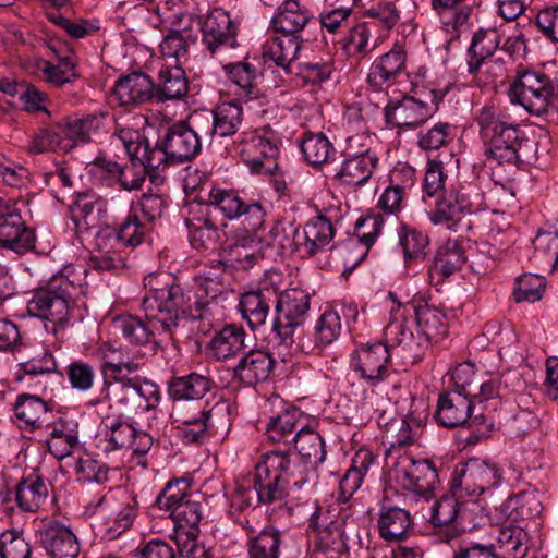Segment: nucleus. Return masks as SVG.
Listing matches in <instances>:
<instances>
[{
    "label": "nucleus",
    "instance_id": "obj_27",
    "mask_svg": "<svg viewBox=\"0 0 558 558\" xmlns=\"http://www.w3.org/2000/svg\"><path fill=\"white\" fill-rule=\"evenodd\" d=\"M341 332L340 315L335 311H325L316 322L313 335L303 336L295 343L294 354H320Z\"/></svg>",
    "mask_w": 558,
    "mask_h": 558
},
{
    "label": "nucleus",
    "instance_id": "obj_21",
    "mask_svg": "<svg viewBox=\"0 0 558 558\" xmlns=\"http://www.w3.org/2000/svg\"><path fill=\"white\" fill-rule=\"evenodd\" d=\"M199 23L202 41L213 56L225 48H234L236 28L228 12L214 9Z\"/></svg>",
    "mask_w": 558,
    "mask_h": 558
},
{
    "label": "nucleus",
    "instance_id": "obj_17",
    "mask_svg": "<svg viewBox=\"0 0 558 558\" xmlns=\"http://www.w3.org/2000/svg\"><path fill=\"white\" fill-rule=\"evenodd\" d=\"M456 494L442 496L433 506L430 521L436 527L435 536L438 542L452 544L466 530L464 526V508L460 506Z\"/></svg>",
    "mask_w": 558,
    "mask_h": 558
},
{
    "label": "nucleus",
    "instance_id": "obj_14",
    "mask_svg": "<svg viewBox=\"0 0 558 558\" xmlns=\"http://www.w3.org/2000/svg\"><path fill=\"white\" fill-rule=\"evenodd\" d=\"M390 360L391 352L387 343H367L352 353L350 366L367 384L376 385L388 375Z\"/></svg>",
    "mask_w": 558,
    "mask_h": 558
},
{
    "label": "nucleus",
    "instance_id": "obj_19",
    "mask_svg": "<svg viewBox=\"0 0 558 558\" xmlns=\"http://www.w3.org/2000/svg\"><path fill=\"white\" fill-rule=\"evenodd\" d=\"M277 298L278 287L271 279L260 281L257 289L241 295L240 312L251 329L258 328L266 323L271 306L275 307Z\"/></svg>",
    "mask_w": 558,
    "mask_h": 558
},
{
    "label": "nucleus",
    "instance_id": "obj_1",
    "mask_svg": "<svg viewBox=\"0 0 558 558\" xmlns=\"http://www.w3.org/2000/svg\"><path fill=\"white\" fill-rule=\"evenodd\" d=\"M203 123L197 116L167 125L154 146L133 128L116 125L113 138L150 169L166 170L192 161L202 151Z\"/></svg>",
    "mask_w": 558,
    "mask_h": 558
},
{
    "label": "nucleus",
    "instance_id": "obj_50",
    "mask_svg": "<svg viewBox=\"0 0 558 558\" xmlns=\"http://www.w3.org/2000/svg\"><path fill=\"white\" fill-rule=\"evenodd\" d=\"M308 22V16L300 9L296 0H286L279 12L271 19V26L277 33L298 35Z\"/></svg>",
    "mask_w": 558,
    "mask_h": 558
},
{
    "label": "nucleus",
    "instance_id": "obj_26",
    "mask_svg": "<svg viewBox=\"0 0 558 558\" xmlns=\"http://www.w3.org/2000/svg\"><path fill=\"white\" fill-rule=\"evenodd\" d=\"M405 65L407 51L401 44L396 43L388 52L375 59L367 75V83L374 90H383L395 82L405 70Z\"/></svg>",
    "mask_w": 558,
    "mask_h": 558
},
{
    "label": "nucleus",
    "instance_id": "obj_23",
    "mask_svg": "<svg viewBox=\"0 0 558 558\" xmlns=\"http://www.w3.org/2000/svg\"><path fill=\"white\" fill-rule=\"evenodd\" d=\"M71 220L76 232H88L109 222V201L102 196L82 194L71 206Z\"/></svg>",
    "mask_w": 558,
    "mask_h": 558
},
{
    "label": "nucleus",
    "instance_id": "obj_49",
    "mask_svg": "<svg viewBox=\"0 0 558 558\" xmlns=\"http://www.w3.org/2000/svg\"><path fill=\"white\" fill-rule=\"evenodd\" d=\"M229 78L239 87L236 93L245 101L259 98L260 89L256 86L255 68L246 62L230 63L223 66Z\"/></svg>",
    "mask_w": 558,
    "mask_h": 558
},
{
    "label": "nucleus",
    "instance_id": "obj_31",
    "mask_svg": "<svg viewBox=\"0 0 558 558\" xmlns=\"http://www.w3.org/2000/svg\"><path fill=\"white\" fill-rule=\"evenodd\" d=\"M465 260L464 252L458 241L448 240L438 248L429 267V282L434 286L442 283L452 274L459 271Z\"/></svg>",
    "mask_w": 558,
    "mask_h": 558
},
{
    "label": "nucleus",
    "instance_id": "obj_60",
    "mask_svg": "<svg viewBox=\"0 0 558 558\" xmlns=\"http://www.w3.org/2000/svg\"><path fill=\"white\" fill-rule=\"evenodd\" d=\"M49 452L62 460L71 456L74 448L78 445L76 433L64 424L53 426L49 437L46 440Z\"/></svg>",
    "mask_w": 558,
    "mask_h": 558
},
{
    "label": "nucleus",
    "instance_id": "obj_32",
    "mask_svg": "<svg viewBox=\"0 0 558 558\" xmlns=\"http://www.w3.org/2000/svg\"><path fill=\"white\" fill-rule=\"evenodd\" d=\"M274 364V359L267 352L251 350L241 357L233 369V375L244 386H255L269 378Z\"/></svg>",
    "mask_w": 558,
    "mask_h": 558
},
{
    "label": "nucleus",
    "instance_id": "obj_16",
    "mask_svg": "<svg viewBox=\"0 0 558 558\" xmlns=\"http://www.w3.org/2000/svg\"><path fill=\"white\" fill-rule=\"evenodd\" d=\"M101 508L114 515L118 526L125 530L136 515L137 499L132 492L118 486L106 494H97L85 505V511L89 514H95Z\"/></svg>",
    "mask_w": 558,
    "mask_h": 558
},
{
    "label": "nucleus",
    "instance_id": "obj_54",
    "mask_svg": "<svg viewBox=\"0 0 558 558\" xmlns=\"http://www.w3.org/2000/svg\"><path fill=\"white\" fill-rule=\"evenodd\" d=\"M399 243L403 250L405 264L424 259L429 244L428 236L422 231L402 226L399 231Z\"/></svg>",
    "mask_w": 558,
    "mask_h": 558
},
{
    "label": "nucleus",
    "instance_id": "obj_9",
    "mask_svg": "<svg viewBox=\"0 0 558 558\" xmlns=\"http://www.w3.org/2000/svg\"><path fill=\"white\" fill-rule=\"evenodd\" d=\"M475 409L476 404L472 397L449 390L439 395L435 417L440 425L448 428L461 426L465 423H469L470 426L483 425L484 429L481 430L478 427V434L475 435V438L480 439L485 436L488 428L482 412L472 415Z\"/></svg>",
    "mask_w": 558,
    "mask_h": 558
},
{
    "label": "nucleus",
    "instance_id": "obj_63",
    "mask_svg": "<svg viewBox=\"0 0 558 558\" xmlns=\"http://www.w3.org/2000/svg\"><path fill=\"white\" fill-rule=\"evenodd\" d=\"M199 530H174L171 537L177 546L178 555L182 558H211V550L198 544Z\"/></svg>",
    "mask_w": 558,
    "mask_h": 558
},
{
    "label": "nucleus",
    "instance_id": "obj_33",
    "mask_svg": "<svg viewBox=\"0 0 558 558\" xmlns=\"http://www.w3.org/2000/svg\"><path fill=\"white\" fill-rule=\"evenodd\" d=\"M306 417L296 408L286 409L276 416L270 417L265 427L268 440L283 444L291 448L298 429L305 427Z\"/></svg>",
    "mask_w": 558,
    "mask_h": 558
},
{
    "label": "nucleus",
    "instance_id": "obj_46",
    "mask_svg": "<svg viewBox=\"0 0 558 558\" xmlns=\"http://www.w3.org/2000/svg\"><path fill=\"white\" fill-rule=\"evenodd\" d=\"M130 160V166H121L118 183L125 191L138 190L142 187L146 175L148 174L154 183L158 180H163V170H154L147 167L141 158L133 156L126 146H123Z\"/></svg>",
    "mask_w": 558,
    "mask_h": 558
},
{
    "label": "nucleus",
    "instance_id": "obj_64",
    "mask_svg": "<svg viewBox=\"0 0 558 558\" xmlns=\"http://www.w3.org/2000/svg\"><path fill=\"white\" fill-rule=\"evenodd\" d=\"M31 545L23 531L11 529L0 534V558H29Z\"/></svg>",
    "mask_w": 558,
    "mask_h": 558
},
{
    "label": "nucleus",
    "instance_id": "obj_30",
    "mask_svg": "<svg viewBox=\"0 0 558 558\" xmlns=\"http://www.w3.org/2000/svg\"><path fill=\"white\" fill-rule=\"evenodd\" d=\"M417 325V347H428L439 342L448 332L446 315L427 303L414 306Z\"/></svg>",
    "mask_w": 558,
    "mask_h": 558
},
{
    "label": "nucleus",
    "instance_id": "obj_47",
    "mask_svg": "<svg viewBox=\"0 0 558 558\" xmlns=\"http://www.w3.org/2000/svg\"><path fill=\"white\" fill-rule=\"evenodd\" d=\"M146 231L147 229L138 216L135 213H129L117 229L106 227L100 233L107 234L109 242H113L120 247H135L144 241Z\"/></svg>",
    "mask_w": 558,
    "mask_h": 558
},
{
    "label": "nucleus",
    "instance_id": "obj_20",
    "mask_svg": "<svg viewBox=\"0 0 558 558\" xmlns=\"http://www.w3.org/2000/svg\"><path fill=\"white\" fill-rule=\"evenodd\" d=\"M397 481L403 489L423 498H430L439 483L437 469L428 459H409V463L397 471Z\"/></svg>",
    "mask_w": 558,
    "mask_h": 558
},
{
    "label": "nucleus",
    "instance_id": "obj_34",
    "mask_svg": "<svg viewBox=\"0 0 558 558\" xmlns=\"http://www.w3.org/2000/svg\"><path fill=\"white\" fill-rule=\"evenodd\" d=\"M248 481L253 483L257 500L260 504L281 501L289 495V486L276 476L262 461L257 462L254 470L248 473Z\"/></svg>",
    "mask_w": 558,
    "mask_h": 558
},
{
    "label": "nucleus",
    "instance_id": "obj_42",
    "mask_svg": "<svg viewBox=\"0 0 558 558\" xmlns=\"http://www.w3.org/2000/svg\"><path fill=\"white\" fill-rule=\"evenodd\" d=\"M377 163L376 155L344 158L336 178L344 185L361 186L369 180Z\"/></svg>",
    "mask_w": 558,
    "mask_h": 558
},
{
    "label": "nucleus",
    "instance_id": "obj_38",
    "mask_svg": "<svg viewBox=\"0 0 558 558\" xmlns=\"http://www.w3.org/2000/svg\"><path fill=\"white\" fill-rule=\"evenodd\" d=\"M113 381L108 379L104 380L100 396L92 399L88 405L96 407L106 401H113L120 407L135 410V390L133 387L132 377L128 376H112Z\"/></svg>",
    "mask_w": 558,
    "mask_h": 558
},
{
    "label": "nucleus",
    "instance_id": "obj_37",
    "mask_svg": "<svg viewBox=\"0 0 558 558\" xmlns=\"http://www.w3.org/2000/svg\"><path fill=\"white\" fill-rule=\"evenodd\" d=\"M189 89L185 72L180 65L161 68L158 83L154 85L156 102L182 99Z\"/></svg>",
    "mask_w": 558,
    "mask_h": 558
},
{
    "label": "nucleus",
    "instance_id": "obj_53",
    "mask_svg": "<svg viewBox=\"0 0 558 558\" xmlns=\"http://www.w3.org/2000/svg\"><path fill=\"white\" fill-rule=\"evenodd\" d=\"M101 124V119L97 116L90 114L82 119L66 120L64 123H59L63 138L72 147L77 143H86L90 141L93 133H95Z\"/></svg>",
    "mask_w": 558,
    "mask_h": 558
},
{
    "label": "nucleus",
    "instance_id": "obj_59",
    "mask_svg": "<svg viewBox=\"0 0 558 558\" xmlns=\"http://www.w3.org/2000/svg\"><path fill=\"white\" fill-rule=\"evenodd\" d=\"M232 254L243 267H250L255 262L265 257L263 248L260 247L258 233L244 231L236 235L234 243L230 246Z\"/></svg>",
    "mask_w": 558,
    "mask_h": 558
},
{
    "label": "nucleus",
    "instance_id": "obj_28",
    "mask_svg": "<svg viewBox=\"0 0 558 558\" xmlns=\"http://www.w3.org/2000/svg\"><path fill=\"white\" fill-rule=\"evenodd\" d=\"M238 522L252 533L247 539V558H280L282 548L287 547V535L283 531L274 525H267L254 534L255 530L247 518L240 519Z\"/></svg>",
    "mask_w": 558,
    "mask_h": 558
},
{
    "label": "nucleus",
    "instance_id": "obj_18",
    "mask_svg": "<svg viewBox=\"0 0 558 558\" xmlns=\"http://www.w3.org/2000/svg\"><path fill=\"white\" fill-rule=\"evenodd\" d=\"M475 210L476 208L468 189L464 186H451L437 201L429 218L434 225H445L449 230H456L457 225Z\"/></svg>",
    "mask_w": 558,
    "mask_h": 558
},
{
    "label": "nucleus",
    "instance_id": "obj_36",
    "mask_svg": "<svg viewBox=\"0 0 558 558\" xmlns=\"http://www.w3.org/2000/svg\"><path fill=\"white\" fill-rule=\"evenodd\" d=\"M302 44L300 35L282 34L264 45V61H274L286 73H291V64L298 59Z\"/></svg>",
    "mask_w": 558,
    "mask_h": 558
},
{
    "label": "nucleus",
    "instance_id": "obj_8",
    "mask_svg": "<svg viewBox=\"0 0 558 558\" xmlns=\"http://www.w3.org/2000/svg\"><path fill=\"white\" fill-rule=\"evenodd\" d=\"M102 426L98 448L107 454L130 449L134 456L143 457L153 446L149 434L137 430L133 424L120 416H107L102 420Z\"/></svg>",
    "mask_w": 558,
    "mask_h": 558
},
{
    "label": "nucleus",
    "instance_id": "obj_41",
    "mask_svg": "<svg viewBox=\"0 0 558 558\" xmlns=\"http://www.w3.org/2000/svg\"><path fill=\"white\" fill-rule=\"evenodd\" d=\"M292 231L279 220L262 227L258 240L265 256L292 254Z\"/></svg>",
    "mask_w": 558,
    "mask_h": 558
},
{
    "label": "nucleus",
    "instance_id": "obj_5",
    "mask_svg": "<svg viewBox=\"0 0 558 558\" xmlns=\"http://www.w3.org/2000/svg\"><path fill=\"white\" fill-rule=\"evenodd\" d=\"M81 287L65 275L58 274L50 278L45 287L38 288L27 303L32 316L53 323L54 326L68 322L73 298Z\"/></svg>",
    "mask_w": 558,
    "mask_h": 558
},
{
    "label": "nucleus",
    "instance_id": "obj_56",
    "mask_svg": "<svg viewBox=\"0 0 558 558\" xmlns=\"http://www.w3.org/2000/svg\"><path fill=\"white\" fill-rule=\"evenodd\" d=\"M72 148L62 136L60 129L41 128L38 129L32 136L27 145V150L32 154H45L48 151H56L59 149L66 150Z\"/></svg>",
    "mask_w": 558,
    "mask_h": 558
},
{
    "label": "nucleus",
    "instance_id": "obj_24",
    "mask_svg": "<svg viewBox=\"0 0 558 558\" xmlns=\"http://www.w3.org/2000/svg\"><path fill=\"white\" fill-rule=\"evenodd\" d=\"M215 387L210 376L192 372L183 376H174L168 381V395L178 403L210 404L204 397Z\"/></svg>",
    "mask_w": 558,
    "mask_h": 558
},
{
    "label": "nucleus",
    "instance_id": "obj_3",
    "mask_svg": "<svg viewBox=\"0 0 558 558\" xmlns=\"http://www.w3.org/2000/svg\"><path fill=\"white\" fill-rule=\"evenodd\" d=\"M476 122L484 141L486 161L490 165L517 168L532 158L535 142L504 109L485 106L478 111Z\"/></svg>",
    "mask_w": 558,
    "mask_h": 558
},
{
    "label": "nucleus",
    "instance_id": "obj_7",
    "mask_svg": "<svg viewBox=\"0 0 558 558\" xmlns=\"http://www.w3.org/2000/svg\"><path fill=\"white\" fill-rule=\"evenodd\" d=\"M220 402L199 405L197 403L173 404L171 416L180 423V435L186 444L201 445L209 439L215 427V417L226 410Z\"/></svg>",
    "mask_w": 558,
    "mask_h": 558
},
{
    "label": "nucleus",
    "instance_id": "obj_58",
    "mask_svg": "<svg viewBox=\"0 0 558 558\" xmlns=\"http://www.w3.org/2000/svg\"><path fill=\"white\" fill-rule=\"evenodd\" d=\"M371 31L365 23H360L350 28L342 39V48L349 58L360 61L367 56L375 45H371Z\"/></svg>",
    "mask_w": 558,
    "mask_h": 558
},
{
    "label": "nucleus",
    "instance_id": "obj_39",
    "mask_svg": "<svg viewBox=\"0 0 558 558\" xmlns=\"http://www.w3.org/2000/svg\"><path fill=\"white\" fill-rule=\"evenodd\" d=\"M292 445L294 448L293 452L298 453L304 463L311 464L313 471L326 458L325 444L322 436L313 428L307 427L306 424L304 428L298 429Z\"/></svg>",
    "mask_w": 558,
    "mask_h": 558
},
{
    "label": "nucleus",
    "instance_id": "obj_44",
    "mask_svg": "<svg viewBox=\"0 0 558 558\" xmlns=\"http://www.w3.org/2000/svg\"><path fill=\"white\" fill-rule=\"evenodd\" d=\"M17 506L28 512H35L48 498V485L44 478L31 475L15 487Z\"/></svg>",
    "mask_w": 558,
    "mask_h": 558
},
{
    "label": "nucleus",
    "instance_id": "obj_40",
    "mask_svg": "<svg viewBox=\"0 0 558 558\" xmlns=\"http://www.w3.org/2000/svg\"><path fill=\"white\" fill-rule=\"evenodd\" d=\"M411 524L410 514L404 509L388 506L381 507L377 526L380 537L385 541H402Z\"/></svg>",
    "mask_w": 558,
    "mask_h": 558
},
{
    "label": "nucleus",
    "instance_id": "obj_61",
    "mask_svg": "<svg viewBox=\"0 0 558 558\" xmlns=\"http://www.w3.org/2000/svg\"><path fill=\"white\" fill-rule=\"evenodd\" d=\"M252 146L258 151V154L267 161L274 162V165H266L265 161L260 162V167L267 172H272L277 169L278 165L275 159L279 156L281 140L277 132L271 129H264L260 134H256L252 137Z\"/></svg>",
    "mask_w": 558,
    "mask_h": 558
},
{
    "label": "nucleus",
    "instance_id": "obj_43",
    "mask_svg": "<svg viewBox=\"0 0 558 558\" xmlns=\"http://www.w3.org/2000/svg\"><path fill=\"white\" fill-rule=\"evenodd\" d=\"M310 527L317 533L323 547L343 543L342 522L335 520L330 511L323 509L320 506H316L315 511L311 514Z\"/></svg>",
    "mask_w": 558,
    "mask_h": 558
},
{
    "label": "nucleus",
    "instance_id": "obj_55",
    "mask_svg": "<svg viewBox=\"0 0 558 558\" xmlns=\"http://www.w3.org/2000/svg\"><path fill=\"white\" fill-rule=\"evenodd\" d=\"M48 410L47 403L35 395L21 393L14 403L15 417L33 427L40 425V418Z\"/></svg>",
    "mask_w": 558,
    "mask_h": 558
},
{
    "label": "nucleus",
    "instance_id": "obj_10",
    "mask_svg": "<svg viewBox=\"0 0 558 558\" xmlns=\"http://www.w3.org/2000/svg\"><path fill=\"white\" fill-rule=\"evenodd\" d=\"M500 481L501 472L496 463L471 458L454 469L451 492L458 494L459 490H464L469 496H480L497 486Z\"/></svg>",
    "mask_w": 558,
    "mask_h": 558
},
{
    "label": "nucleus",
    "instance_id": "obj_48",
    "mask_svg": "<svg viewBox=\"0 0 558 558\" xmlns=\"http://www.w3.org/2000/svg\"><path fill=\"white\" fill-rule=\"evenodd\" d=\"M499 44L500 35L495 27L477 29L468 49V66L476 69L481 61L494 54Z\"/></svg>",
    "mask_w": 558,
    "mask_h": 558
},
{
    "label": "nucleus",
    "instance_id": "obj_15",
    "mask_svg": "<svg viewBox=\"0 0 558 558\" xmlns=\"http://www.w3.org/2000/svg\"><path fill=\"white\" fill-rule=\"evenodd\" d=\"M335 236V228L325 216H316L292 231V253L312 257L325 250Z\"/></svg>",
    "mask_w": 558,
    "mask_h": 558
},
{
    "label": "nucleus",
    "instance_id": "obj_12",
    "mask_svg": "<svg viewBox=\"0 0 558 558\" xmlns=\"http://www.w3.org/2000/svg\"><path fill=\"white\" fill-rule=\"evenodd\" d=\"M260 461L287 486L302 489L315 480V471L311 469V464L304 463L298 453L291 451L290 447L283 450L268 451L263 454Z\"/></svg>",
    "mask_w": 558,
    "mask_h": 558
},
{
    "label": "nucleus",
    "instance_id": "obj_4",
    "mask_svg": "<svg viewBox=\"0 0 558 558\" xmlns=\"http://www.w3.org/2000/svg\"><path fill=\"white\" fill-rule=\"evenodd\" d=\"M310 304V294L300 288L278 290L268 345L282 361L294 355L295 332L306 320Z\"/></svg>",
    "mask_w": 558,
    "mask_h": 558
},
{
    "label": "nucleus",
    "instance_id": "obj_11",
    "mask_svg": "<svg viewBox=\"0 0 558 558\" xmlns=\"http://www.w3.org/2000/svg\"><path fill=\"white\" fill-rule=\"evenodd\" d=\"M432 104L413 96L390 101L384 109L387 124L399 129H415L426 122L437 110L444 93L432 90Z\"/></svg>",
    "mask_w": 558,
    "mask_h": 558
},
{
    "label": "nucleus",
    "instance_id": "obj_52",
    "mask_svg": "<svg viewBox=\"0 0 558 558\" xmlns=\"http://www.w3.org/2000/svg\"><path fill=\"white\" fill-rule=\"evenodd\" d=\"M393 319L387 325L385 330L386 340L391 345L401 347L403 350L414 351L417 347V335L414 336L408 326V319L401 313V304L397 310L391 311Z\"/></svg>",
    "mask_w": 558,
    "mask_h": 558
},
{
    "label": "nucleus",
    "instance_id": "obj_25",
    "mask_svg": "<svg viewBox=\"0 0 558 558\" xmlns=\"http://www.w3.org/2000/svg\"><path fill=\"white\" fill-rule=\"evenodd\" d=\"M38 541L51 558H77L81 546L70 527L49 522L38 531Z\"/></svg>",
    "mask_w": 558,
    "mask_h": 558
},
{
    "label": "nucleus",
    "instance_id": "obj_2",
    "mask_svg": "<svg viewBox=\"0 0 558 558\" xmlns=\"http://www.w3.org/2000/svg\"><path fill=\"white\" fill-rule=\"evenodd\" d=\"M142 308L148 323L132 315L114 319L113 328L130 343L144 344L154 336L153 328H162L175 341L181 314H185V295L178 284L163 289H151L142 301Z\"/></svg>",
    "mask_w": 558,
    "mask_h": 558
},
{
    "label": "nucleus",
    "instance_id": "obj_35",
    "mask_svg": "<svg viewBox=\"0 0 558 558\" xmlns=\"http://www.w3.org/2000/svg\"><path fill=\"white\" fill-rule=\"evenodd\" d=\"M245 338L242 327L227 325L215 332L207 344V354L217 361L234 357L245 349Z\"/></svg>",
    "mask_w": 558,
    "mask_h": 558
},
{
    "label": "nucleus",
    "instance_id": "obj_51",
    "mask_svg": "<svg viewBox=\"0 0 558 558\" xmlns=\"http://www.w3.org/2000/svg\"><path fill=\"white\" fill-rule=\"evenodd\" d=\"M95 245L96 248L90 256V265L94 268L110 271L124 265L120 246L113 242H109L107 234L98 232Z\"/></svg>",
    "mask_w": 558,
    "mask_h": 558
},
{
    "label": "nucleus",
    "instance_id": "obj_62",
    "mask_svg": "<svg viewBox=\"0 0 558 558\" xmlns=\"http://www.w3.org/2000/svg\"><path fill=\"white\" fill-rule=\"evenodd\" d=\"M191 483L189 480L175 478L167 483L166 487L156 498V505L159 509L171 512L175 506L189 501Z\"/></svg>",
    "mask_w": 558,
    "mask_h": 558
},
{
    "label": "nucleus",
    "instance_id": "obj_45",
    "mask_svg": "<svg viewBox=\"0 0 558 558\" xmlns=\"http://www.w3.org/2000/svg\"><path fill=\"white\" fill-rule=\"evenodd\" d=\"M373 462L374 456L368 449H360L355 452L351 466L339 483L341 497L348 499L361 487L363 478Z\"/></svg>",
    "mask_w": 558,
    "mask_h": 558
},
{
    "label": "nucleus",
    "instance_id": "obj_29",
    "mask_svg": "<svg viewBox=\"0 0 558 558\" xmlns=\"http://www.w3.org/2000/svg\"><path fill=\"white\" fill-rule=\"evenodd\" d=\"M112 95L121 107L143 105L155 100L154 82L148 75L135 72L119 78Z\"/></svg>",
    "mask_w": 558,
    "mask_h": 558
},
{
    "label": "nucleus",
    "instance_id": "obj_6",
    "mask_svg": "<svg viewBox=\"0 0 558 558\" xmlns=\"http://www.w3.org/2000/svg\"><path fill=\"white\" fill-rule=\"evenodd\" d=\"M508 94L512 104L522 106L532 114L542 116L554 105L556 86L544 73L523 71L512 82Z\"/></svg>",
    "mask_w": 558,
    "mask_h": 558
},
{
    "label": "nucleus",
    "instance_id": "obj_57",
    "mask_svg": "<svg viewBox=\"0 0 558 558\" xmlns=\"http://www.w3.org/2000/svg\"><path fill=\"white\" fill-rule=\"evenodd\" d=\"M301 150L306 161L313 166H320L335 155L331 142L323 133H308L301 143Z\"/></svg>",
    "mask_w": 558,
    "mask_h": 558
},
{
    "label": "nucleus",
    "instance_id": "obj_13",
    "mask_svg": "<svg viewBox=\"0 0 558 558\" xmlns=\"http://www.w3.org/2000/svg\"><path fill=\"white\" fill-rule=\"evenodd\" d=\"M0 245L22 254L35 245V234L26 227L15 205L0 197Z\"/></svg>",
    "mask_w": 558,
    "mask_h": 558
},
{
    "label": "nucleus",
    "instance_id": "obj_22",
    "mask_svg": "<svg viewBox=\"0 0 558 558\" xmlns=\"http://www.w3.org/2000/svg\"><path fill=\"white\" fill-rule=\"evenodd\" d=\"M203 123V135L213 140L214 136L227 137L234 135L243 122V109L235 101L218 105L213 111L198 114Z\"/></svg>",
    "mask_w": 558,
    "mask_h": 558
}]
</instances>
